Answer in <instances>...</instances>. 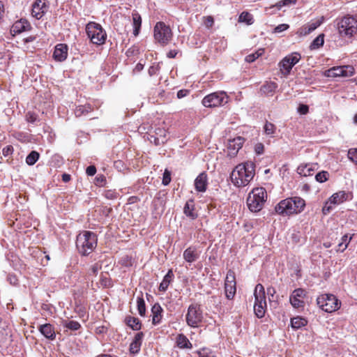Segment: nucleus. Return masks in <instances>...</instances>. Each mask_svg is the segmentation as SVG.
<instances>
[{
    "mask_svg": "<svg viewBox=\"0 0 357 357\" xmlns=\"http://www.w3.org/2000/svg\"><path fill=\"white\" fill-rule=\"evenodd\" d=\"M255 168V165L251 161L238 165L231 174L233 183L237 187L247 185L254 178Z\"/></svg>",
    "mask_w": 357,
    "mask_h": 357,
    "instance_id": "nucleus-1",
    "label": "nucleus"
},
{
    "mask_svg": "<svg viewBox=\"0 0 357 357\" xmlns=\"http://www.w3.org/2000/svg\"><path fill=\"white\" fill-rule=\"evenodd\" d=\"M305 206V200L298 197L281 200L275 207V212L282 215L301 213Z\"/></svg>",
    "mask_w": 357,
    "mask_h": 357,
    "instance_id": "nucleus-2",
    "label": "nucleus"
},
{
    "mask_svg": "<svg viewBox=\"0 0 357 357\" xmlns=\"http://www.w3.org/2000/svg\"><path fill=\"white\" fill-rule=\"evenodd\" d=\"M97 245L96 235L89 231H84L77 236L76 246L82 255H89Z\"/></svg>",
    "mask_w": 357,
    "mask_h": 357,
    "instance_id": "nucleus-3",
    "label": "nucleus"
},
{
    "mask_svg": "<svg viewBox=\"0 0 357 357\" xmlns=\"http://www.w3.org/2000/svg\"><path fill=\"white\" fill-rule=\"evenodd\" d=\"M267 198V194L265 188H256L249 193L247 198V205L252 212H258L261 211L264 205Z\"/></svg>",
    "mask_w": 357,
    "mask_h": 357,
    "instance_id": "nucleus-4",
    "label": "nucleus"
},
{
    "mask_svg": "<svg viewBox=\"0 0 357 357\" xmlns=\"http://www.w3.org/2000/svg\"><path fill=\"white\" fill-rule=\"evenodd\" d=\"M86 32L91 42L97 45H103L107 39V33L100 24L90 22L86 26Z\"/></svg>",
    "mask_w": 357,
    "mask_h": 357,
    "instance_id": "nucleus-5",
    "label": "nucleus"
},
{
    "mask_svg": "<svg viewBox=\"0 0 357 357\" xmlns=\"http://www.w3.org/2000/svg\"><path fill=\"white\" fill-rule=\"evenodd\" d=\"M341 36L351 38L357 33V18L354 16H345L337 24Z\"/></svg>",
    "mask_w": 357,
    "mask_h": 357,
    "instance_id": "nucleus-6",
    "label": "nucleus"
},
{
    "mask_svg": "<svg viewBox=\"0 0 357 357\" xmlns=\"http://www.w3.org/2000/svg\"><path fill=\"white\" fill-rule=\"evenodd\" d=\"M255 305L254 312L258 318H262L265 315L266 301L264 287L261 284H257L254 291Z\"/></svg>",
    "mask_w": 357,
    "mask_h": 357,
    "instance_id": "nucleus-7",
    "label": "nucleus"
},
{
    "mask_svg": "<svg viewBox=\"0 0 357 357\" xmlns=\"http://www.w3.org/2000/svg\"><path fill=\"white\" fill-rule=\"evenodd\" d=\"M317 303L322 310L328 313L337 310L341 305V303L337 297L330 294H325L318 296Z\"/></svg>",
    "mask_w": 357,
    "mask_h": 357,
    "instance_id": "nucleus-8",
    "label": "nucleus"
},
{
    "mask_svg": "<svg viewBox=\"0 0 357 357\" xmlns=\"http://www.w3.org/2000/svg\"><path fill=\"white\" fill-rule=\"evenodd\" d=\"M229 97L224 91L211 93L202 100V104L206 107H215L227 103Z\"/></svg>",
    "mask_w": 357,
    "mask_h": 357,
    "instance_id": "nucleus-9",
    "label": "nucleus"
},
{
    "mask_svg": "<svg viewBox=\"0 0 357 357\" xmlns=\"http://www.w3.org/2000/svg\"><path fill=\"white\" fill-rule=\"evenodd\" d=\"M172 37V33L170 27L162 22H157L154 26V38L162 44L167 45Z\"/></svg>",
    "mask_w": 357,
    "mask_h": 357,
    "instance_id": "nucleus-10",
    "label": "nucleus"
},
{
    "mask_svg": "<svg viewBox=\"0 0 357 357\" xmlns=\"http://www.w3.org/2000/svg\"><path fill=\"white\" fill-rule=\"evenodd\" d=\"M187 324L192 328H197L203 319L202 311L197 304H192L188 307L185 316Z\"/></svg>",
    "mask_w": 357,
    "mask_h": 357,
    "instance_id": "nucleus-11",
    "label": "nucleus"
},
{
    "mask_svg": "<svg viewBox=\"0 0 357 357\" xmlns=\"http://www.w3.org/2000/svg\"><path fill=\"white\" fill-rule=\"evenodd\" d=\"M301 54L298 52H293L286 56L279 63L282 74L287 76L289 74L292 67L301 59Z\"/></svg>",
    "mask_w": 357,
    "mask_h": 357,
    "instance_id": "nucleus-12",
    "label": "nucleus"
},
{
    "mask_svg": "<svg viewBox=\"0 0 357 357\" xmlns=\"http://www.w3.org/2000/svg\"><path fill=\"white\" fill-rule=\"evenodd\" d=\"M49 10L47 0H36L32 5L31 15L37 20L41 19Z\"/></svg>",
    "mask_w": 357,
    "mask_h": 357,
    "instance_id": "nucleus-13",
    "label": "nucleus"
},
{
    "mask_svg": "<svg viewBox=\"0 0 357 357\" xmlns=\"http://www.w3.org/2000/svg\"><path fill=\"white\" fill-rule=\"evenodd\" d=\"M354 73V68L351 66H344L334 67L328 70V76L336 77H350Z\"/></svg>",
    "mask_w": 357,
    "mask_h": 357,
    "instance_id": "nucleus-14",
    "label": "nucleus"
},
{
    "mask_svg": "<svg viewBox=\"0 0 357 357\" xmlns=\"http://www.w3.org/2000/svg\"><path fill=\"white\" fill-rule=\"evenodd\" d=\"M305 296V291L303 289H295L290 296L289 301L291 305L296 309L304 307L303 298Z\"/></svg>",
    "mask_w": 357,
    "mask_h": 357,
    "instance_id": "nucleus-15",
    "label": "nucleus"
},
{
    "mask_svg": "<svg viewBox=\"0 0 357 357\" xmlns=\"http://www.w3.org/2000/svg\"><path fill=\"white\" fill-rule=\"evenodd\" d=\"M244 139L241 137H237L229 140L227 145L228 155L231 157L235 156L242 147Z\"/></svg>",
    "mask_w": 357,
    "mask_h": 357,
    "instance_id": "nucleus-16",
    "label": "nucleus"
},
{
    "mask_svg": "<svg viewBox=\"0 0 357 357\" xmlns=\"http://www.w3.org/2000/svg\"><path fill=\"white\" fill-rule=\"evenodd\" d=\"M68 56V46L66 44L60 43L55 46L53 53V58L56 61H63Z\"/></svg>",
    "mask_w": 357,
    "mask_h": 357,
    "instance_id": "nucleus-17",
    "label": "nucleus"
},
{
    "mask_svg": "<svg viewBox=\"0 0 357 357\" xmlns=\"http://www.w3.org/2000/svg\"><path fill=\"white\" fill-rule=\"evenodd\" d=\"M31 25L29 22L24 19H21L15 22L11 28V32L14 34L20 33L23 31L29 30Z\"/></svg>",
    "mask_w": 357,
    "mask_h": 357,
    "instance_id": "nucleus-18",
    "label": "nucleus"
},
{
    "mask_svg": "<svg viewBox=\"0 0 357 357\" xmlns=\"http://www.w3.org/2000/svg\"><path fill=\"white\" fill-rule=\"evenodd\" d=\"M321 23L322 20H317L314 22L307 23V24H305L304 26L301 27L298 33L301 36H307V34L310 33L314 30H315L318 26H319Z\"/></svg>",
    "mask_w": 357,
    "mask_h": 357,
    "instance_id": "nucleus-19",
    "label": "nucleus"
},
{
    "mask_svg": "<svg viewBox=\"0 0 357 357\" xmlns=\"http://www.w3.org/2000/svg\"><path fill=\"white\" fill-rule=\"evenodd\" d=\"M183 259L188 263H192L197 260L199 257V254L197 252V250L195 247H189L188 248L183 254Z\"/></svg>",
    "mask_w": 357,
    "mask_h": 357,
    "instance_id": "nucleus-20",
    "label": "nucleus"
},
{
    "mask_svg": "<svg viewBox=\"0 0 357 357\" xmlns=\"http://www.w3.org/2000/svg\"><path fill=\"white\" fill-rule=\"evenodd\" d=\"M195 189L199 192H205L207 186V174L202 172L195 181Z\"/></svg>",
    "mask_w": 357,
    "mask_h": 357,
    "instance_id": "nucleus-21",
    "label": "nucleus"
},
{
    "mask_svg": "<svg viewBox=\"0 0 357 357\" xmlns=\"http://www.w3.org/2000/svg\"><path fill=\"white\" fill-rule=\"evenodd\" d=\"M39 331L47 339L54 340L55 338V331L50 324L40 325Z\"/></svg>",
    "mask_w": 357,
    "mask_h": 357,
    "instance_id": "nucleus-22",
    "label": "nucleus"
},
{
    "mask_svg": "<svg viewBox=\"0 0 357 357\" xmlns=\"http://www.w3.org/2000/svg\"><path fill=\"white\" fill-rule=\"evenodd\" d=\"M143 336V333H138L135 335L134 340L130 345V353L137 354L139 352L142 345Z\"/></svg>",
    "mask_w": 357,
    "mask_h": 357,
    "instance_id": "nucleus-23",
    "label": "nucleus"
},
{
    "mask_svg": "<svg viewBox=\"0 0 357 357\" xmlns=\"http://www.w3.org/2000/svg\"><path fill=\"white\" fill-rule=\"evenodd\" d=\"M347 199V194L344 191L334 193L329 199L330 204H340Z\"/></svg>",
    "mask_w": 357,
    "mask_h": 357,
    "instance_id": "nucleus-24",
    "label": "nucleus"
},
{
    "mask_svg": "<svg viewBox=\"0 0 357 357\" xmlns=\"http://www.w3.org/2000/svg\"><path fill=\"white\" fill-rule=\"evenodd\" d=\"M162 312V309L161 306L158 303H155L151 308V312L153 314L152 317V323L154 325H156L160 322L162 315L161 313Z\"/></svg>",
    "mask_w": 357,
    "mask_h": 357,
    "instance_id": "nucleus-25",
    "label": "nucleus"
},
{
    "mask_svg": "<svg viewBox=\"0 0 357 357\" xmlns=\"http://www.w3.org/2000/svg\"><path fill=\"white\" fill-rule=\"evenodd\" d=\"M132 17L133 24V34L135 36H137L139 35L142 25V17L137 12H133Z\"/></svg>",
    "mask_w": 357,
    "mask_h": 357,
    "instance_id": "nucleus-26",
    "label": "nucleus"
},
{
    "mask_svg": "<svg viewBox=\"0 0 357 357\" xmlns=\"http://www.w3.org/2000/svg\"><path fill=\"white\" fill-rule=\"evenodd\" d=\"M176 344L180 349H191L192 344L183 334H179L176 337Z\"/></svg>",
    "mask_w": 357,
    "mask_h": 357,
    "instance_id": "nucleus-27",
    "label": "nucleus"
},
{
    "mask_svg": "<svg viewBox=\"0 0 357 357\" xmlns=\"http://www.w3.org/2000/svg\"><path fill=\"white\" fill-rule=\"evenodd\" d=\"M314 169L312 165H300L297 168V172L303 176H309L313 174Z\"/></svg>",
    "mask_w": 357,
    "mask_h": 357,
    "instance_id": "nucleus-28",
    "label": "nucleus"
},
{
    "mask_svg": "<svg viewBox=\"0 0 357 357\" xmlns=\"http://www.w3.org/2000/svg\"><path fill=\"white\" fill-rule=\"evenodd\" d=\"M183 212L186 216L189 217L192 220L195 219L197 216V213L195 212L194 205L192 201L186 202L183 208Z\"/></svg>",
    "mask_w": 357,
    "mask_h": 357,
    "instance_id": "nucleus-29",
    "label": "nucleus"
},
{
    "mask_svg": "<svg viewBox=\"0 0 357 357\" xmlns=\"http://www.w3.org/2000/svg\"><path fill=\"white\" fill-rule=\"evenodd\" d=\"M307 324V321L301 317H294L291 319V327L294 329H299Z\"/></svg>",
    "mask_w": 357,
    "mask_h": 357,
    "instance_id": "nucleus-30",
    "label": "nucleus"
},
{
    "mask_svg": "<svg viewBox=\"0 0 357 357\" xmlns=\"http://www.w3.org/2000/svg\"><path fill=\"white\" fill-rule=\"evenodd\" d=\"M93 110V107L90 105H79L76 107L75 114L77 117L86 115Z\"/></svg>",
    "mask_w": 357,
    "mask_h": 357,
    "instance_id": "nucleus-31",
    "label": "nucleus"
},
{
    "mask_svg": "<svg viewBox=\"0 0 357 357\" xmlns=\"http://www.w3.org/2000/svg\"><path fill=\"white\" fill-rule=\"evenodd\" d=\"M236 291V283H225V291L227 298L231 300L234 298Z\"/></svg>",
    "mask_w": 357,
    "mask_h": 357,
    "instance_id": "nucleus-32",
    "label": "nucleus"
},
{
    "mask_svg": "<svg viewBox=\"0 0 357 357\" xmlns=\"http://www.w3.org/2000/svg\"><path fill=\"white\" fill-rule=\"evenodd\" d=\"M172 277H173V273L171 270H169L168 271V273L165 275L162 282L160 284V287H159L160 291H166V289H167V287L171 282Z\"/></svg>",
    "mask_w": 357,
    "mask_h": 357,
    "instance_id": "nucleus-33",
    "label": "nucleus"
},
{
    "mask_svg": "<svg viewBox=\"0 0 357 357\" xmlns=\"http://www.w3.org/2000/svg\"><path fill=\"white\" fill-rule=\"evenodd\" d=\"M278 87V85L275 82H269L264 84L261 87V91L265 94H269L273 93Z\"/></svg>",
    "mask_w": 357,
    "mask_h": 357,
    "instance_id": "nucleus-34",
    "label": "nucleus"
},
{
    "mask_svg": "<svg viewBox=\"0 0 357 357\" xmlns=\"http://www.w3.org/2000/svg\"><path fill=\"white\" fill-rule=\"evenodd\" d=\"M240 22H245L247 24H252L254 22L252 15L248 12H243L238 18Z\"/></svg>",
    "mask_w": 357,
    "mask_h": 357,
    "instance_id": "nucleus-35",
    "label": "nucleus"
},
{
    "mask_svg": "<svg viewBox=\"0 0 357 357\" xmlns=\"http://www.w3.org/2000/svg\"><path fill=\"white\" fill-rule=\"evenodd\" d=\"M127 324L133 330L138 331L141 328V324L139 320L135 317L127 318Z\"/></svg>",
    "mask_w": 357,
    "mask_h": 357,
    "instance_id": "nucleus-36",
    "label": "nucleus"
},
{
    "mask_svg": "<svg viewBox=\"0 0 357 357\" xmlns=\"http://www.w3.org/2000/svg\"><path fill=\"white\" fill-rule=\"evenodd\" d=\"M324 35H319L311 43L310 49L315 50L318 49L324 45Z\"/></svg>",
    "mask_w": 357,
    "mask_h": 357,
    "instance_id": "nucleus-37",
    "label": "nucleus"
},
{
    "mask_svg": "<svg viewBox=\"0 0 357 357\" xmlns=\"http://www.w3.org/2000/svg\"><path fill=\"white\" fill-rule=\"evenodd\" d=\"M264 52V49H259L255 53L250 54L245 56V60L248 63H252L261 56Z\"/></svg>",
    "mask_w": 357,
    "mask_h": 357,
    "instance_id": "nucleus-38",
    "label": "nucleus"
},
{
    "mask_svg": "<svg viewBox=\"0 0 357 357\" xmlns=\"http://www.w3.org/2000/svg\"><path fill=\"white\" fill-rule=\"evenodd\" d=\"M39 158V153L35 151H32L26 157V162L29 165H34Z\"/></svg>",
    "mask_w": 357,
    "mask_h": 357,
    "instance_id": "nucleus-39",
    "label": "nucleus"
},
{
    "mask_svg": "<svg viewBox=\"0 0 357 357\" xmlns=\"http://www.w3.org/2000/svg\"><path fill=\"white\" fill-rule=\"evenodd\" d=\"M137 310L141 316H144L146 314L145 302L143 298L137 297Z\"/></svg>",
    "mask_w": 357,
    "mask_h": 357,
    "instance_id": "nucleus-40",
    "label": "nucleus"
},
{
    "mask_svg": "<svg viewBox=\"0 0 357 357\" xmlns=\"http://www.w3.org/2000/svg\"><path fill=\"white\" fill-rule=\"evenodd\" d=\"M328 176H329V174L328 172L322 171L316 174L315 179L317 181H318L319 183H323L328 180Z\"/></svg>",
    "mask_w": 357,
    "mask_h": 357,
    "instance_id": "nucleus-41",
    "label": "nucleus"
},
{
    "mask_svg": "<svg viewBox=\"0 0 357 357\" xmlns=\"http://www.w3.org/2000/svg\"><path fill=\"white\" fill-rule=\"evenodd\" d=\"M276 127L274 124L270 122H266L264 125V132L266 135H271L275 133Z\"/></svg>",
    "mask_w": 357,
    "mask_h": 357,
    "instance_id": "nucleus-42",
    "label": "nucleus"
},
{
    "mask_svg": "<svg viewBox=\"0 0 357 357\" xmlns=\"http://www.w3.org/2000/svg\"><path fill=\"white\" fill-rule=\"evenodd\" d=\"M64 326L72 331H77L81 327L79 323L76 321H70L66 322Z\"/></svg>",
    "mask_w": 357,
    "mask_h": 357,
    "instance_id": "nucleus-43",
    "label": "nucleus"
},
{
    "mask_svg": "<svg viewBox=\"0 0 357 357\" xmlns=\"http://www.w3.org/2000/svg\"><path fill=\"white\" fill-rule=\"evenodd\" d=\"M225 283H230V284L236 283L235 273L234 271L229 270L227 272Z\"/></svg>",
    "mask_w": 357,
    "mask_h": 357,
    "instance_id": "nucleus-44",
    "label": "nucleus"
},
{
    "mask_svg": "<svg viewBox=\"0 0 357 357\" xmlns=\"http://www.w3.org/2000/svg\"><path fill=\"white\" fill-rule=\"evenodd\" d=\"M296 0H282L278 2L274 6L277 7L278 9H280L282 7L288 6L289 4H295Z\"/></svg>",
    "mask_w": 357,
    "mask_h": 357,
    "instance_id": "nucleus-45",
    "label": "nucleus"
},
{
    "mask_svg": "<svg viewBox=\"0 0 357 357\" xmlns=\"http://www.w3.org/2000/svg\"><path fill=\"white\" fill-rule=\"evenodd\" d=\"M203 23L206 28H211L214 24V19L212 16L204 17Z\"/></svg>",
    "mask_w": 357,
    "mask_h": 357,
    "instance_id": "nucleus-46",
    "label": "nucleus"
},
{
    "mask_svg": "<svg viewBox=\"0 0 357 357\" xmlns=\"http://www.w3.org/2000/svg\"><path fill=\"white\" fill-rule=\"evenodd\" d=\"M348 158L354 162L357 163V149H351L348 151Z\"/></svg>",
    "mask_w": 357,
    "mask_h": 357,
    "instance_id": "nucleus-47",
    "label": "nucleus"
},
{
    "mask_svg": "<svg viewBox=\"0 0 357 357\" xmlns=\"http://www.w3.org/2000/svg\"><path fill=\"white\" fill-rule=\"evenodd\" d=\"M289 26L287 24H281L275 27L273 33H279L289 29Z\"/></svg>",
    "mask_w": 357,
    "mask_h": 357,
    "instance_id": "nucleus-48",
    "label": "nucleus"
},
{
    "mask_svg": "<svg viewBox=\"0 0 357 357\" xmlns=\"http://www.w3.org/2000/svg\"><path fill=\"white\" fill-rule=\"evenodd\" d=\"M171 181V174L168 170H165L163 174L162 183L165 185H168Z\"/></svg>",
    "mask_w": 357,
    "mask_h": 357,
    "instance_id": "nucleus-49",
    "label": "nucleus"
},
{
    "mask_svg": "<svg viewBox=\"0 0 357 357\" xmlns=\"http://www.w3.org/2000/svg\"><path fill=\"white\" fill-rule=\"evenodd\" d=\"M26 119L28 122L34 123L37 120V115L33 112H29L26 114Z\"/></svg>",
    "mask_w": 357,
    "mask_h": 357,
    "instance_id": "nucleus-50",
    "label": "nucleus"
},
{
    "mask_svg": "<svg viewBox=\"0 0 357 357\" xmlns=\"http://www.w3.org/2000/svg\"><path fill=\"white\" fill-rule=\"evenodd\" d=\"M105 176L102 174H98L96 177V185H103L104 183H105Z\"/></svg>",
    "mask_w": 357,
    "mask_h": 357,
    "instance_id": "nucleus-51",
    "label": "nucleus"
},
{
    "mask_svg": "<svg viewBox=\"0 0 357 357\" xmlns=\"http://www.w3.org/2000/svg\"><path fill=\"white\" fill-rule=\"evenodd\" d=\"M86 173L88 176H93L96 173V168L94 165L89 166L86 169Z\"/></svg>",
    "mask_w": 357,
    "mask_h": 357,
    "instance_id": "nucleus-52",
    "label": "nucleus"
},
{
    "mask_svg": "<svg viewBox=\"0 0 357 357\" xmlns=\"http://www.w3.org/2000/svg\"><path fill=\"white\" fill-rule=\"evenodd\" d=\"M159 70V66L158 65L157 66H151L149 68V75L150 76H153L155 74H157V73L158 72Z\"/></svg>",
    "mask_w": 357,
    "mask_h": 357,
    "instance_id": "nucleus-53",
    "label": "nucleus"
},
{
    "mask_svg": "<svg viewBox=\"0 0 357 357\" xmlns=\"http://www.w3.org/2000/svg\"><path fill=\"white\" fill-rule=\"evenodd\" d=\"M264 149V146L263 144H261V143H257L255 147V152L258 155L263 153Z\"/></svg>",
    "mask_w": 357,
    "mask_h": 357,
    "instance_id": "nucleus-54",
    "label": "nucleus"
},
{
    "mask_svg": "<svg viewBox=\"0 0 357 357\" xmlns=\"http://www.w3.org/2000/svg\"><path fill=\"white\" fill-rule=\"evenodd\" d=\"M308 106L306 105H301L298 108V112L301 113V114H307L308 112Z\"/></svg>",
    "mask_w": 357,
    "mask_h": 357,
    "instance_id": "nucleus-55",
    "label": "nucleus"
},
{
    "mask_svg": "<svg viewBox=\"0 0 357 357\" xmlns=\"http://www.w3.org/2000/svg\"><path fill=\"white\" fill-rule=\"evenodd\" d=\"M199 357H215L211 353H208L206 350L203 349L199 352Z\"/></svg>",
    "mask_w": 357,
    "mask_h": 357,
    "instance_id": "nucleus-56",
    "label": "nucleus"
},
{
    "mask_svg": "<svg viewBox=\"0 0 357 357\" xmlns=\"http://www.w3.org/2000/svg\"><path fill=\"white\" fill-rule=\"evenodd\" d=\"M351 240V236H349L347 234L344 235L341 238V243H343L344 244H347V246H348L350 241Z\"/></svg>",
    "mask_w": 357,
    "mask_h": 357,
    "instance_id": "nucleus-57",
    "label": "nucleus"
},
{
    "mask_svg": "<svg viewBox=\"0 0 357 357\" xmlns=\"http://www.w3.org/2000/svg\"><path fill=\"white\" fill-rule=\"evenodd\" d=\"M100 268V266H99L98 264H96L91 268V271L93 274L96 275Z\"/></svg>",
    "mask_w": 357,
    "mask_h": 357,
    "instance_id": "nucleus-58",
    "label": "nucleus"
},
{
    "mask_svg": "<svg viewBox=\"0 0 357 357\" xmlns=\"http://www.w3.org/2000/svg\"><path fill=\"white\" fill-rule=\"evenodd\" d=\"M337 248H338L337 250L342 252L346 250L347 246V244H344L343 243L340 242L338 243Z\"/></svg>",
    "mask_w": 357,
    "mask_h": 357,
    "instance_id": "nucleus-59",
    "label": "nucleus"
},
{
    "mask_svg": "<svg viewBox=\"0 0 357 357\" xmlns=\"http://www.w3.org/2000/svg\"><path fill=\"white\" fill-rule=\"evenodd\" d=\"M187 92L188 91L186 90H179L177 93V97L178 98H182L186 96Z\"/></svg>",
    "mask_w": 357,
    "mask_h": 357,
    "instance_id": "nucleus-60",
    "label": "nucleus"
},
{
    "mask_svg": "<svg viewBox=\"0 0 357 357\" xmlns=\"http://www.w3.org/2000/svg\"><path fill=\"white\" fill-rule=\"evenodd\" d=\"M275 292L276 291L273 287H271L267 288V294L268 296L273 297Z\"/></svg>",
    "mask_w": 357,
    "mask_h": 357,
    "instance_id": "nucleus-61",
    "label": "nucleus"
},
{
    "mask_svg": "<svg viewBox=\"0 0 357 357\" xmlns=\"http://www.w3.org/2000/svg\"><path fill=\"white\" fill-rule=\"evenodd\" d=\"M177 54H178V52L176 50H170L167 53V57H169V58H174L176 56Z\"/></svg>",
    "mask_w": 357,
    "mask_h": 357,
    "instance_id": "nucleus-62",
    "label": "nucleus"
},
{
    "mask_svg": "<svg viewBox=\"0 0 357 357\" xmlns=\"http://www.w3.org/2000/svg\"><path fill=\"white\" fill-rule=\"evenodd\" d=\"M62 180L63 182L67 183L70 180V175L68 174H62Z\"/></svg>",
    "mask_w": 357,
    "mask_h": 357,
    "instance_id": "nucleus-63",
    "label": "nucleus"
},
{
    "mask_svg": "<svg viewBox=\"0 0 357 357\" xmlns=\"http://www.w3.org/2000/svg\"><path fill=\"white\" fill-rule=\"evenodd\" d=\"M328 204V202H326V205L324 206L323 209H322V211L324 214H327L328 213L330 212V210H331V206H328L327 204Z\"/></svg>",
    "mask_w": 357,
    "mask_h": 357,
    "instance_id": "nucleus-64",
    "label": "nucleus"
}]
</instances>
